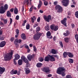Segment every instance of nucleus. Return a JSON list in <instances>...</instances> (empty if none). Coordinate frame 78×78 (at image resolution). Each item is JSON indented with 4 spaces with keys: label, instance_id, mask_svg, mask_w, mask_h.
Instances as JSON below:
<instances>
[{
    "label": "nucleus",
    "instance_id": "11",
    "mask_svg": "<svg viewBox=\"0 0 78 78\" xmlns=\"http://www.w3.org/2000/svg\"><path fill=\"white\" fill-rule=\"evenodd\" d=\"M21 58L22 60H23V62H25V63H28L29 62L28 59H27V58H25V56H23L21 57Z\"/></svg>",
    "mask_w": 78,
    "mask_h": 78
},
{
    "label": "nucleus",
    "instance_id": "1",
    "mask_svg": "<svg viewBox=\"0 0 78 78\" xmlns=\"http://www.w3.org/2000/svg\"><path fill=\"white\" fill-rule=\"evenodd\" d=\"M4 7L3 6H1L0 8V14H4L5 12V11L8 8V5L6 4L4 6Z\"/></svg>",
    "mask_w": 78,
    "mask_h": 78
},
{
    "label": "nucleus",
    "instance_id": "23",
    "mask_svg": "<svg viewBox=\"0 0 78 78\" xmlns=\"http://www.w3.org/2000/svg\"><path fill=\"white\" fill-rule=\"evenodd\" d=\"M50 52L51 53H52V54H54V55L56 54V51L54 49H52Z\"/></svg>",
    "mask_w": 78,
    "mask_h": 78
},
{
    "label": "nucleus",
    "instance_id": "34",
    "mask_svg": "<svg viewBox=\"0 0 78 78\" xmlns=\"http://www.w3.org/2000/svg\"><path fill=\"white\" fill-rule=\"evenodd\" d=\"M50 29V27H49V26H45V30L46 31H48Z\"/></svg>",
    "mask_w": 78,
    "mask_h": 78
},
{
    "label": "nucleus",
    "instance_id": "39",
    "mask_svg": "<svg viewBox=\"0 0 78 78\" xmlns=\"http://www.w3.org/2000/svg\"><path fill=\"white\" fill-rule=\"evenodd\" d=\"M75 16L78 19V11H76L75 12Z\"/></svg>",
    "mask_w": 78,
    "mask_h": 78
},
{
    "label": "nucleus",
    "instance_id": "26",
    "mask_svg": "<svg viewBox=\"0 0 78 78\" xmlns=\"http://www.w3.org/2000/svg\"><path fill=\"white\" fill-rule=\"evenodd\" d=\"M36 19V17L35 16H34L33 17H31V21L32 23H34V20Z\"/></svg>",
    "mask_w": 78,
    "mask_h": 78
},
{
    "label": "nucleus",
    "instance_id": "60",
    "mask_svg": "<svg viewBox=\"0 0 78 78\" xmlns=\"http://www.w3.org/2000/svg\"><path fill=\"white\" fill-rule=\"evenodd\" d=\"M57 3H58V2H54V5H56Z\"/></svg>",
    "mask_w": 78,
    "mask_h": 78
},
{
    "label": "nucleus",
    "instance_id": "14",
    "mask_svg": "<svg viewBox=\"0 0 78 78\" xmlns=\"http://www.w3.org/2000/svg\"><path fill=\"white\" fill-rule=\"evenodd\" d=\"M50 55H48L46 57L44 58L45 61H47V62H48L49 60H50Z\"/></svg>",
    "mask_w": 78,
    "mask_h": 78
},
{
    "label": "nucleus",
    "instance_id": "63",
    "mask_svg": "<svg viewBox=\"0 0 78 78\" xmlns=\"http://www.w3.org/2000/svg\"><path fill=\"white\" fill-rule=\"evenodd\" d=\"M22 42V40H21V39H19L18 40L19 43H20V42Z\"/></svg>",
    "mask_w": 78,
    "mask_h": 78
},
{
    "label": "nucleus",
    "instance_id": "31",
    "mask_svg": "<svg viewBox=\"0 0 78 78\" xmlns=\"http://www.w3.org/2000/svg\"><path fill=\"white\" fill-rule=\"evenodd\" d=\"M2 20H3L5 24H6L8 22V20L7 19H1Z\"/></svg>",
    "mask_w": 78,
    "mask_h": 78
},
{
    "label": "nucleus",
    "instance_id": "37",
    "mask_svg": "<svg viewBox=\"0 0 78 78\" xmlns=\"http://www.w3.org/2000/svg\"><path fill=\"white\" fill-rule=\"evenodd\" d=\"M44 3L45 6H47L48 5V2L47 1H44Z\"/></svg>",
    "mask_w": 78,
    "mask_h": 78
},
{
    "label": "nucleus",
    "instance_id": "49",
    "mask_svg": "<svg viewBox=\"0 0 78 78\" xmlns=\"http://www.w3.org/2000/svg\"><path fill=\"white\" fill-rule=\"evenodd\" d=\"M10 24H11V23H12V19L11 18H10Z\"/></svg>",
    "mask_w": 78,
    "mask_h": 78
},
{
    "label": "nucleus",
    "instance_id": "12",
    "mask_svg": "<svg viewBox=\"0 0 78 78\" xmlns=\"http://www.w3.org/2000/svg\"><path fill=\"white\" fill-rule=\"evenodd\" d=\"M47 35L48 38V39H52V36H51L50 32L48 31L47 33Z\"/></svg>",
    "mask_w": 78,
    "mask_h": 78
},
{
    "label": "nucleus",
    "instance_id": "24",
    "mask_svg": "<svg viewBox=\"0 0 78 78\" xmlns=\"http://www.w3.org/2000/svg\"><path fill=\"white\" fill-rule=\"evenodd\" d=\"M7 16L9 17H11V13L9 11H7Z\"/></svg>",
    "mask_w": 78,
    "mask_h": 78
},
{
    "label": "nucleus",
    "instance_id": "21",
    "mask_svg": "<svg viewBox=\"0 0 78 78\" xmlns=\"http://www.w3.org/2000/svg\"><path fill=\"white\" fill-rule=\"evenodd\" d=\"M68 56L69 57V58H73V55L69 52H68Z\"/></svg>",
    "mask_w": 78,
    "mask_h": 78
},
{
    "label": "nucleus",
    "instance_id": "28",
    "mask_svg": "<svg viewBox=\"0 0 78 78\" xmlns=\"http://www.w3.org/2000/svg\"><path fill=\"white\" fill-rule=\"evenodd\" d=\"M63 55L64 58H66V57L67 56V55H68V52H64Z\"/></svg>",
    "mask_w": 78,
    "mask_h": 78
},
{
    "label": "nucleus",
    "instance_id": "45",
    "mask_svg": "<svg viewBox=\"0 0 78 78\" xmlns=\"http://www.w3.org/2000/svg\"><path fill=\"white\" fill-rule=\"evenodd\" d=\"M33 6H32L31 8H30V9H29V11L30 12H31V11H32V10H33Z\"/></svg>",
    "mask_w": 78,
    "mask_h": 78
},
{
    "label": "nucleus",
    "instance_id": "48",
    "mask_svg": "<svg viewBox=\"0 0 78 78\" xmlns=\"http://www.w3.org/2000/svg\"><path fill=\"white\" fill-rule=\"evenodd\" d=\"M14 38L13 37H12L11 39V42H13L14 41Z\"/></svg>",
    "mask_w": 78,
    "mask_h": 78
},
{
    "label": "nucleus",
    "instance_id": "57",
    "mask_svg": "<svg viewBox=\"0 0 78 78\" xmlns=\"http://www.w3.org/2000/svg\"><path fill=\"white\" fill-rule=\"evenodd\" d=\"M20 71L17 72V73H16L17 75H20Z\"/></svg>",
    "mask_w": 78,
    "mask_h": 78
},
{
    "label": "nucleus",
    "instance_id": "18",
    "mask_svg": "<svg viewBox=\"0 0 78 78\" xmlns=\"http://www.w3.org/2000/svg\"><path fill=\"white\" fill-rule=\"evenodd\" d=\"M50 59L51 61H55V59L53 56L49 55Z\"/></svg>",
    "mask_w": 78,
    "mask_h": 78
},
{
    "label": "nucleus",
    "instance_id": "16",
    "mask_svg": "<svg viewBox=\"0 0 78 78\" xmlns=\"http://www.w3.org/2000/svg\"><path fill=\"white\" fill-rule=\"evenodd\" d=\"M24 70L26 74H28L31 72V70L29 68H25Z\"/></svg>",
    "mask_w": 78,
    "mask_h": 78
},
{
    "label": "nucleus",
    "instance_id": "46",
    "mask_svg": "<svg viewBox=\"0 0 78 78\" xmlns=\"http://www.w3.org/2000/svg\"><path fill=\"white\" fill-rule=\"evenodd\" d=\"M16 58H14L13 59V62H14V63L15 65L17 64V62H16Z\"/></svg>",
    "mask_w": 78,
    "mask_h": 78
},
{
    "label": "nucleus",
    "instance_id": "8",
    "mask_svg": "<svg viewBox=\"0 0 78 78\" xmlns=\"http://www.w3.org/2000/svg\"><path fill=\"white\" fill-rule=\"evenodd\" d=\"M69 0H62V3L64 6H67L69 5Z\"/></svg>",
    "mask_w": 78,
    "mask_h": 78
},
{
    "label": "nucleus",
    "instance_id": "47",
    "mask_svg": "<svg viewBox=\"0 0 78 78\" xmlns=\"http://www.w3.org/2000/svg\"><path fill=\"white\" fill-rule=\"evenodd\" d=\"M66 78H72L71 75H68L66 76Z\"/></svg>",
    "mask_w": 78,
    "mask_h": 78
},
{
    "label": "nucleus",
    "instance_id": "2",
    "mask_svg": "<svg viewBox=\"0 0 78 78\" xmlns=\"http://www.w3.org/2000/svg\"><path fill=\"white\" fill-rule=\"evenodd\" d=\"M12 56V52H11L6 54L4 57V59L5 61L10 60Z\"/></svg>",
    "mask_w": 78,
    "mask_h": 78
},
{
    "label": "nucleus",
    "instance_id": "59",
    "mask_svg": "<svg viewBox=\"0 0 78 78\" xmlns=\"http://www.w3.org/2000/svg\"><path fill=\"white\" fill-rule=\"evenodd\" d=\"M41 5H40V4H39L38 5V9H39V8H41Z\"/></svg>",
    "mask_w": 78,
    "mask_h": 78
},
{
    "label": "nucleus",
    "instance_id": "44",
    "mask_svg": "<svg viewBox=\"0 0 78 78\" xmlns=\"http://www.w3.org/2000/svg\"><path fill=\"white\" fill-rule=\"evenodd\" d=\"M13 73L15 75H16V74H17V70H15V71H14V69Z\"/></svg>",
    "mask_w": 78,
    "mask_h": 78
},
{
    "label": "nucleus",
    "instance_id": "50",
    "mask_svg": "<svg viewBox=\"0 0 78 78\" xmlns=\"http://www.w3.org/2000/svg\"><path fill=\"white\" fill-rule=\"evenodd\" d=\"M40 20H41V18H40V17H39L37 19V22H40Z\"/></svg>",
    "mask_w": 78,
    "mask_h": 78
},
{
    "label": "nucleus",
    "instance_id": "38",
    "mask_svg": "<svg viewBox=\"0 0 78 78\" xmlns=\"http://www.w3.org/2000/svg\"><path fill=\"white\" fill-rule=\"evenodd\" d=\"M26 27L27 30H29V29H30V24H27L26 25Z\"/></svg>",
    "mask_w": 78,
    "mask_h": 78
},
{
    "label": "nucleus",
    "instance_id": "4",
    "mask_svg": "<svg viewBox=\"0 0 78 78\" xmlns=\"http://www.w3.org/2000/svg\"><path fill=\"white\" fill-rule=\"evenodd\" d=\"M55 9L58 12H61L63 11L62 7L59 5H57L55 6Z\"/></svg>",
    "mask_w": 78,
    "mask_h": 78
},
{
    "label": "nucleus",
    "instance_id": "15",
    "mask_svg": "<svg viewBox=\"0 0 78 78\" xmlns=\"http://www.w3.org/2000/svg\"><path fill=\"white\" fill-rule=\"evenodd\" d=\"M6 44V42L5 41H2L0 43V47H3Z\"/></svg>",
    "mask_w": 78,
    "mask_h": 78
},
{
    "label": "nucleus",
    "instance_id": "9",
    "mask_svg": "<svg viewBox=\"0 0 78 78\" xmlns=\"http://www.w3.org/2000/svg\"><path fill=\"white\" fill-rule=\"evenodd\" d=\"M67 20V18H65L63 20L61 21V23L65 26L66 27H67V23H66V21Z\"/></svg>",
    "mask_w": 78,
    "mask_h": 78
},
{
    "label": "nucleus",
    "instance_id": "32",
    "mask_svg": "<svg viewBox=\"0 0 78 78\" xmlns=\"http://www.w3.org/2000/svg\"><path fill=\"white\" fill-rule=\"evenodd\" d=\"M69 38L68 37H66L64 38V41L66 42H69Z\"/></svg>",
    "mask_w": 78,
    "mask_h": 78
},
{
    "label": "nucleus",
    "instance_id": "22",
    "mask_svg": "<svg viewBox=\"0 0 78 78\" xmlns=\"http://www.w3.org/2000/svg\"><path fill=\"white\" fill-rule=\"evenodd\" d=\"M69 33H69V31L68 30H67L66 31V33H63V34L64 36H68L69 34Z\"/></svg>",
    "mask_w": 78,
    "mask_h": 78
},
{
    "label": "nucleus",
    "instance_id": "58",
    "mask_svg": "<svg viewBox=\"0 0 78 78\" xmlns=\"http://www.w3.org/2000/svg\"><path fill=\"white\" fill-rule=\"evenodd\" d=\"M52 56H54V57H55V58H58V56L56 55H53Z\"/></svg>",
    "mask_w": 78,
    "mask_h": 78
},
{
    "label": "nucleus",
    "instance_id": "33",
    "mask_svg": "<svg viewBox=\"0 0 78 78\" xmlns=\"http://www.w3.org/2000/svg\"><path fill=\"white\" fill-rule=\"evenodd\" d=\"M75 37L76 39V41L77 43H78V34H76L75 35Z\"/></svg>",
    "mask_w": 78,
    "mask_h": 78
},
{
    "label": "nucleus",
    "instance_id": "7",
    "mask_svg": "<svg viewBox=\"0 0 78 78\" xmlns=\"http://www.w3.org/2000/svg\"><path fill=\"white\" fill-rule=\"evenodd\" d=\"M44 72H45L46 73H47L50 72V69L48 67H45L41 69Z\"/></svg>",
    "mask_w": 78,
    "mask_h": 78
},
{
    "label": "nucleus",
    "instance_id": "35",
    "mask_svg": "<svg viewBox=\"0 0 78 78\" xmlns=\"http://www.w3.org/2000/svg\"><path fill=\"white\" fill-rule=\"evenodd\" d=\"M69 61L70 63H73V60L71 58H69Z\"/></svg>",
    "mask_w": 78,
    "mask_h": 78
},
{
    "label": "nucleus",
    "instance_id": "17",
    "mask_svg": "<svg viewBox=\"0 0 78 78\" xmlns=\"http://www.w3.org/2000/svg\"><path fill=\"white\" fill-rule=\"evenodd\" d=\"M14 57L16 60H18V59L20 58V55L18 54H15Z\"/></svg>",
    "mask_w": 78,
    "mask_h": 78
},
{
    "label": "nucleus",
    "instance_id": "3",
    "mask_svg": "<svg viewBox=\"0 0 78 78\" xmlns=\"http://www.w3.org/2000/svg\"><path fill=\"white\" fill-rule=\"evenodd\" d=\"M64 70H65V69H64V68L59 67L57 69V73H58V74L61 75V74H62V73H63Z\"/></svg>",
    "mask_w": 78,
    "mask_h": 78
},
{
    "label": "nucleus",
    "instance_id": "42",
    "mask_svg": "<svg viewBox=\"0 0 78 78\" xmlns=\"http://www.w3.org/2000/svg\"><path fill=\"white\" fill-rule=\"evenodd\" d=\"M10 74L11 75H14V69H13L12 70L11 72H10Z\"/></svg>",
    "mask_w": 78,
    "mask_h": 78
},
{
    "label": "nucleus",
    "instance_id": "55",
    "mask_svg": "<svg viewBox=\"0 0 78 78\" xmlns=\"http://www.w3.org/2000/svg\"><path fill=\"white\" fill-rule=\"evenodd\" d=\"M3 33V30H2V29L1 30H0V35H1V34H2V33Z\"/></svg>",
    "mask_w": 78,
    "mask_h": 78
},
{
    "label": "nucleus",
    "instance_id": "62",
    "mask_svg": "<svg viewBox=\"0 0 78 78\" xmlns=\"http://www.w3.org/2000/svg\"><path fill=\"white\" fill-rule=\"evenodd\" d=\"M25 47L26 48H27V49L29 48V47H28V45L26 46H25Z\"/></svg>",
    "mask_w": 78,
    "mask_h": 78
},
{
    "label": "nucleus",
    "instance_id": "20",
    "mask_svg": "<svg viewBox=\"0 0 78 78\" xmlns=\"http://www.w3.org/2000/svg\"><path fill=\"white\" fill-rule=\"evenodd\" d=\"M23 63V61L22 59H19L18 61V65L19 66H21Z\"/></svg>",
    "mask_w": 78,
    "mask_h": 78
},
{
    "label": "nucleus",
    "instance_id": "61",
    "mask_svg": "<svg viewBox=\"0 0 78 78\" xmlns=\"http://www.w3.org/2000/svg\"><path fill=\"white\" fill-rule=\"evenodd\" d=\"M71 27H73V28H74V27H75V25H74V24H72L71 25Z\"/></svg>",
    "mask_w": 78,
    "mask_h": 78
},
{
    "label": "nucleus",
    "instance_id": "6",
    "mask_svg": "<svg viewBox=\"0 0 78 78\" xmlns=\"http://www.w3.org/2000/svg\"><path fill=\"white\" fill-rule=\"evenodd\" d=\"M43 17L45 20L48 22H49L50 20L51 19V16L49 15L48 16H47L46 15H44Z\"/></svg>",
    "mask_w": 78,
    "mask_h": 78
},
{
    "label": "nucleus",
    "instance_id": "29",
    "mask_svg": "<svg viewBox=\"0 0 78 78\" xmlns=\"http://www.w3.org/2000/svg\"><path fill=\"white\" fill-rule=\"evenodd\" d=\"M14 12L15 14H17L18 13V9H17V8H15L14 9Z\"/></svg>",
    "mask_w": 78,
    "mask_h": 78
},
{
    "label": "nucleus",
    "instance_id": "5",
    "mask_svg": "<svg viewBox=\"0 0 78 78\" xmlns=\"http://www.w3.org/2000/svg\"><path fill=\"white\" fill-rule=\"evenodd\" d=\"M41 35H42V34L41 33L36 34L34 36L33 39L34 40H38L40 38Z\"/></svg>",
    "mask_w": 78,
    "mask_h": 78
},
{
    "label": "nucleus",
    "instance_id": "56",
    "mask_svg": "<svg viewBox=\"0 0 78 78\" xmlns=\"http://www.w3.org/2000/svg\"><path fill=\"white\" fill-rule=\"evenodd\" d=\"M39 5H42V1H41L40 0L39 1Z\"/></svg>",
    "mask_w": 78,
    "mask_h": 78
},
{
    "label": "nucleus",
    "instance_id": "25",
    "mask_svg": "<svg viewBox=\"0 0 78 78\" xmlns=\"http://www.w3.org/2000/svg\"><path fill=\"white\" fill-rule=\"evenodd\" d=\"M21 37L23 39H26V36L25 34L23 33L21 35Z\"/></svg>",
    "mask_w": 78,
    "mask_h": 78
},
{
    "label": "nucleus",
    "instance_id": "41",
    "mask_svg": "<svg viewBox=\"0 0 78 78\" xmlns=\"http://www.w3.org/2000/svg\"><path fill=\"white\" fill-rule=\"evenodd\" d=\"M59 44H60V46L62 48V47H63V45L62 44V41H61L59 42Z\"/></svg>",
    "mask_w": 78,
    "mask_h": 78
},
{
    "label": "nucleus",
    "instance_id": "54",
    "mask_svg": "<svg viewBox=\"0 0 78 78\" xmlns=\"http://www.w3.org/2000/svg\"><path fill=\"white\" fill-rule=\"evenodd\" d=\"M4 37H0V40L1 41H3V40H4Z\"/></svg>",
    "mask_w": 78,
    "mask_h": 78
},
{
    "label": "nucleus",
    "instance_id": "13",
    "mask_svg": "<svg viewBox=\"0 0 78 78\" xmlns=\"http://www.w3.org/2000/svg\"><path fill=\"white\" fill-rule=\"evenodd\" d=\"M5 71V68L0 66V74H3V72Z\"/></svg>",
    "mask_w": 78,
    "mask_h": 78
},
{
    "label": "nucleus",
    "instance_id": "43",
    "mask_svg": "<svg viewBox=\"0 0 78 78\" xmlns=\"http://www.w3.org/2000/svg\"><path fill=\"white\" fill-rule=\"evenodd\" d=\"M16 31L17 34H19V30L17 29H16Z\"/></svg>",
    "mask_w": 78,
    "mask_h": 78
},
{
    "label": "nucleus",
    "instance_id": "53",
    "mask_svg": "<svg viewBox=\"0 0 78 78\" xmlns=\"http://www.w3.org/2000/svg\"><path fill=\"white\" fill-rule=\"evenodd\" d=\"M10 11L12 12H13L14 11V8H12L10 9Z\"/></svg>",
    "mask_w": 78,
    "mask_h": 78
},
{
    "label": "nucleus",
    "instance_id": "27",
    "mask_svg": "<svg viewBox=\"0 0 78 78\" xmlns=\"http://www.w3.org/2000/svg\"><path fill=\"white\" fill-rule=\"evenodd\" d=\"M42 66V64L41 63H38L36 65V66L37 67H41Z\"/></svg>",
    "mask_w": 78,
    "mask_h": 78
},
{
    "label": "nucleus",
    "instance_id": "40",
    "mask_svg": "<svg viewBox=\"0 0 78 78\" xmlns=\"http://www.w3.org/2000/svg\"><path fill=\"white\" fill-rule=\"evenodd\" d=\"M37 26H38V23H36L33 26L34 28H36Z\"/></svg>",
    "mask_w": 78,
    "mask_h": 78
},
{
    "label": "nucleus",
    "instance_id": "10",
    "mask_svg": "<svg viewBox=\"0 0 78 78\" xmlns=\"http://www.w3.org/2000/svg\"><path fill=\"white\" fill-rule=\"evenodd\" d=\"M51 30H54V31H57L58 30V26L55 25L51 26Z\"/></svg>",
    "mask_w": 78,
    "mask_h": 78
},
{
    "label": "nucleus",
    "instance_id": "52",
    "mask_svg": "<svg viewBox=\"0 0 78 78\" xmlns=\"http://www.w3.org/2000/svg\"><path fill=\"white\" fill-rule=\"evenodd\" d=\"M34 51H36V47L34 46Z\"/></svg>",
    "mask_w": 78,
    "mask_h": 78
},
{
    "label": "nucleus",
    "instance_id": "19",
    "mask_svg": "<svg viewBox=\"0 0 78 78\" xmlns=\"http://www.w3.org/2000/svg\"><path fill=\"white\" fill-rule=\"evenodd\" d=\"M27 58L30 61H31V59L33 58V56L31 55H29L27 56Z\"/></svg>",
    "mask_w": 78,
    "mask_h": 78
},
{
    "label": "nucleus",
    "instance_id": "51",
    "mask_svg": "<svg viewBox=\"0 0 78 78\" xmlns=\"http://www.w3.org/2000/svg\"><path fill=\"white\" fill-rule=\"evenodd\" d=\"M16 20H19V16H17L16 17Z\"/></svg>",
    "mask_w": 78,
    "mask_h": 78
},
{
    "label": "nucleus",
    "instance_id": "64",
    "mask_svg": "<svg viewBox=\"0 0 78 78\" xmlns=\"http://www.w3.org/2000/svg\"><path fill=\"white\" fill-rule=\"evenodd\" d=\"M48 77H51V74H49L48 75Z\"/></svg>",
    "mask_w": 78,
    "mask_h": 78
},
{
    "label": "nucleus",
    "instance_id": "30",
    "mask_svg": "<svg viewBox=\"0 0 78 78\" xmlns=\"http://www.w3.org/2000/svg\"><path fill=\"white\" fill-rule=\"evenodd\" d=\"M41 30V27H36V31L37 33H38Z\"/></svg>",
    "mask_w": 78,
    "mask_h": 78
},
{
    "label": "nucleus",
    "instance_id": "36",
    "mask_svg": "<svg viewBox=\"0 0 78 78\" xmlns=\"http://www.w3.org/2000/svg\"><path fill=\"white\" fill-rule=\"evenodd\" d=\"M39 60L40 62H42V61H44V58L40 57L39 58Z\"/></svg>",
    "mask_w": 78,
    "mask_h": 78
}]
</instances>
